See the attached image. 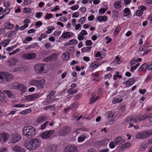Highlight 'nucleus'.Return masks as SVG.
Returning a JSON list of instances; mask_svg holds the SVG:
<instances>
[{
	"label": "nucleus",
	"instance_id": "48",
	"mask_svg": "<svg viewBox=\"0 0 152 152\" xmlns=\"http://www.w3.org/2000/svg\"><path fill=\"white\" fill-rule=\"evenodd\" d=\"M42 15L43 13L42 12H37L36 14L35 17L37 18H39L42 17Z\"/></svg>",
	"mask_w": 152,
	"mask_h": 152
},
{
	"label": "nucleus",
	"instance_id": "24",
	"mask_svg": "<svg viewBox=\"0 0 152 152\" xmlns=\"http://www.w3.org/2000/svg\"><path fill=\"white\" fill-rule=\"evenodd\" d=\"M52 98L51 97V96H50L48 95L47 96V97L46 99L47 102V103L50 104L51 102L55 100H58V98H55L53 99H52Z\"/></svg>",
	"mask_w": 152,
	"mask_h": 152
},
{
	"label": "nucleus",
	"instance_id": "45",
	"mask_svg": "<svg viewBox=\"0 0 152 152\" xmlns=\"http://www.w3.org/2000/svg\"><path fill=\"white\" fill-rule=\"evenodd\" d=\"M114 141L110 142L109 144V148L111 149H113L115 148V145L114 144Z\"/></svg>",
	"mask_w": 152,
	"mask_h": 152
},
{
	"label": "nucleus",
	"instance_id": "3",
	"mask_svg": "<svg viewBox=\"0 0 152 152\" xmlns=\"http://www.w3.org/2000/svg\"><path fill=\"white\" fill-rule=\"evenodd\" d=\"M22 133L24 136H26L28 138H31L35 135L36 131L34 127L27 126L23 128Z\"/></svg>",
	"mask_w": 152,
	"mask_h": 152
},
{
	"label": "nucleus",
	"instance_id": "46",
	"mask_svg": "<svg viewBox=\"0 0 152 152\" xmlns=\"http://www.w3.org/2000/svg\"><path fill=\"white\" fill-rule=\"evenodd\" d=\"M16 33V32L15 31H10V33L8 35V37H11L15 35Z\"/></svg>",
	"mask_w": 152,
	"mask_h": 152
},
{
	"label": "nucleus",
	"instance_id": "21",
	"mask_svg": "<svg viewBox=\"0 0 152 152\" xmlns=\"http://www.w3.org/2000/svg\"><path fill=\"white\" fill-rule=\"evenodd\" d=\"M47 119L46 116H41L38 118L37 122L39 123H42Z\"/></svg>",
	"mask_w": 152,
	"mask_h": 152
},
{
	"label": "nucleus",
	"instance_id": "22",
	"mask_svg": "<svg viewBox=\"0 0 152 152\" xmlns=\"http://www.w3.org/2000/svg\"><path fill=\"white\" fill-rule=\"evenodd\" d=\"M4 26L7 29H11L14 28V25L9 22H7L4 24Z\"/></svg>",
	"mask_w": 152,
	"mask_h": 152
},
{
	"label": "nucleus",
	"instance_id": "63",
	"mask_svg": "<svg viewBox=\"0 0 152 152\" xmlns=\"http://www.w3.org/2000/svg\"><path fill=\"white\" fill-rule=\"evenodd\" d=\"M86 20V18L85 17H82L80 20V21L82 24H83Z\"/></svg>",
	"mask_w": 152,
	"mask_h": 152
},
{
	"label": "nucleus",
	"instance_id": "10",
	"mask_svg": "<svg viewBox=\"0 0 152 152\" xmlns=\"http://www.w3.org/2000/svg\"><path fill=\"white\" fill-rule=\"evenodd\" d=\"M40 96L41 95L39 93H37L27 96L26 97V99L27 100L31 101L35 99L39 98Z\"/></svg>",
	"mask_w": 152,
	"mask_h": 152
},
{
	"label": "nucleus",
	"instance_id": "51",
	"mask_svg": "<svg viewBox=\"0 0 152 152\" xmlns=\"http://www.w3.org/2000/svg\"><path fill=\"white\" fill-rule=\"evenodd\" d=\"M21 69L22 67H20V66L13 69V71L14 72H20L21 71Z\"/></svg>",
	"mask_w": 152,
	"mask_h": 152
},
{
	"label": "nucleus",
	"instance_id": "23",
	"mask_svg": "<svg viewBox=\"0 0 152 152\" xmlns=\"http://www.w3.org/2000/svg\"><path fill=\"white\" fill-rule=\"evenodd\" d=\"M148 65L147 63H144L140 67L139 69V71H141L143 70L145 71L148 68Z\"/></svg>",
	"mask_w": 152,
	"mask_h": 152
},
{
	"label": "nucleus",
	"instance_id": "42",
	"mask_svg": "<svg viewBox=\"0 0 152 152\" xmlns=\"http://www.w3.org/2000/svg\"><path fill=\"white\" fill-rule=\"evenodd\" d=\"M10 41L9 39H7L1 43L2 45L4 46L5 47L9 43Z\"/></svg>",
	"mask_w": 152,
	"mask_h": 152
},
{
	"label": "nucleus",
	"instance_id": "41",
	"mask_svg": "<svg viewBox=\"0 0 152 152\" xmlns=\"http://www.w3.org/2000/svg\"><path fill=\"white\" fill-rule=\"evenodd\" d=\"M31 12V10L30 8H25L24 9L23 11V12L24 13L28 14V13H30Z\"/></svg>",
	"mask_w": 152,
	"mask_h": 152
},
{
	"label": "nucleus",
	"instance_id": "8",
	"mask_svg": "<svg viewBox=\"0 0 152 152\" xmlns=\"http://www.w3.org/2000/svg\"><path fill=\"white\" fill-rule=\"evenodd\" d=\"M77 151V147L73 145H69L66 146L64 150V152H76Z\"/></svg>",
	"mask_w": 152,
	"mask_h": 152
},
{
	"label": "nucleus",
	"instance_id": "17",
	"mask_svg": "<svg viewBox=\"0 0 152 152\" xmlns=\"http://www.w3.org/2000/svg\"><path fill=\"white\" fill-rule=\"evenodd\" d=\"M12 150L14 151L17 152H25V150L23 148L20 147L18 145H16L12 148Z\"/></svg>",
	"mask_w": 152,
	"mask_h": 152
},
{
	"label": "nucleus",
	"instance_id": "53",
	"mask_svg": "<svg viewBox=\"0 0 152 152\" xmlns=\"http://www.w3.org/2000/svg\"><path fill=\"white\" fill-rule=\"evenodd\" d=\"M85 43L86 46H91L92 45V43L91 40H86Z\"/></svg>",
	"mask_w": 152,
	"mask_h": 152
},
{
	"label": "nucleus",
	"instance_id": "64",
	"mask_svg": "<svg viewBox=\"0 0 152 152\" xmlns=\"http://www.w3.org/2000/svg\"><path fill=\"white\" fill-rule=\"evenodd\" d=\"M28 26V25L27 24H25L23 26H21L20 28V29L21 30H23L25 29L26 28H27Z\"/></svg>",
	"mask_w": 152,
	"mask_h": 152
},
{
	"label": "nucleus",
	"instance_id": "36",
	"mask_svg": "<svg viewBox=\"0 0 152 152\" xmlns=\"http://www.w3.org/2000/svg\"><path fill=\"white\" fill-rule=\"evenodd\" d=\"M78 91L77 90H75L74 91H72V88L69 89L67 91V93L70 94L71 95L77 92Z\"/></svg>",
	"mask_w": 152,
	"mask_h": 152
},
{
	"label": "nucleus",
	"instance_id": "52",
	"mask_svg": "<svg viewBox=\"0 0 152 152\" xmlns=\"http://www.w3.org/2000/svg\"><path fill=\"white\" fill-rule=\"evenodd\" d=\"M106 11V10L105 9L101 8L99 10V14L100 15H102V14H104Z\"/></svg>",
	"mask_w": 152,
	"mask_h": 152
},
{
	"label": "nucleus",
	"instance_id": "56",
	"mask_svg": "<svg viewBox=\"0 0 152 152\" xmlns=\"http://www.w3.org/2000/svg\"><path fill=\"white\" fill-rule=\"evenodd\" d=\"M48 122L47 121L44 124H42L41 126V128L42 129H45L46 127L47 126V124L48 123Z\"/></svg>",
	"mask_w": 152,
	"mask_h": 152
},
{
	"label": "nucleus",
	"instance_id": "14",
	"mask_svg": "<svg viewBox=\"0 0 152 152\" xmlns=\"http://www.w3.org/2000/svg\"><path fill=\"white\" fill-rule=\"evenodd\" d=\"M36 55L34 53H26L23 55V58L26 59H33L36 57Z\"/></svg>",
	"mask_w": 152,
	"mask_h": 152
},
{
	"label": "nucleus",
	"instance_id": "49",
	"mask_svg": "<svg viewBox=\"0 0 152 152\" xmlns=\"http://www.w3.org/2000/svg\"><path fill=\"white\" fill-rule=\"evenodd\" d=\"M71 45L76 44L77 43V41L75 39H71L69 41Z\"/></svg>",
	"mask_w": 152,
	"mask_h": 152
},
{
	"label": "nucleus",
	"instance_id": "35",
	"mask_svg": "<svg viewBox=\"0 0 152 152\" xmlns=\"http://www.w3.org/2000/svg\"><path fill=\"white\" fill-rule=\"evenodd\" d=\"M119 98H115L112 100V103L113 104H115L117 102H120L123 100V99H121L120 100H118Z\"/></svg>",
	"mask_w": 152,
	"mask_h": 152
},
{
	"label": "nucleus",
	"instance_id": "5",
	"mask_svg": "<svg viewBox=\"0 0 152 152\" xmlns=\"http://www.w3.org/2000/svg\"><path fill=\"white\" fill-rule=\"evenodd\" d=\"M13 77L10 73L5 72H0V81L8 82L11 80Z\"/></svg>",
	"mask_w": 152,
	"mask_h": 152
},
{
	"label": "nucleus",
	"instance_id": "34",
	"mask_svg": "<svg viewBox=\"0 0 152 152\" xmlns=\"http://www.w3.org/2000/svg\"><path fill=\"white\" fill-rule=\"evenodd\" d=\"M70 54L68 53H63L62 55V56L63 58L65 60H67L70 57Z\"/></svg>",
	"mask_w": 152,
	"mask_h": 152
},
{
	"label": "nucleus",
	"instance_id": "43",
	"mask_svg": "<svg viewBox=\"0 0 152 152\" xmlns=\"http://www.w3.org/2000/svg\"><path fill=\"white\" fill-rule=\"evenodd\" d=\"M124 13H126L127 14V15H124V16H127L130 14V11L129 8H126L124 10Z\"/></svg>",
	"mask_w": 152,
	"mask_h": 152
},
{
	"label": "nucleus",
	"instance_id": "20",
	"mask_svg": "<svg viewBox=\"0 0 152 152\" xmlns=\"http://www.w3.org/2000/svg\"><path fill=\"white\" fill-rule=\"evenodd\" d=\"M100 63H99L95 62L91 64L90 67L92 70H93L94 69L97 68L99 65Z\"/></svg>",
	"mask_w": 152,
	"mask_h": 152
},
{
	"label": "nucleus",
	"instance_id": "33",
	"mask_svg": "<svg viewBox=\"0 0 152 152\" xmlns=\"http://www.w3.org/2000/svg\"><path fill=\"white\" fill-rule=\"evenodd\" d=\"M107 115V117H108V119L110 121H112L113 122L115 121V120H114V118H115L116 116V115Z\"/></svg>",
	"mask_w": 152,
	"mask_h": 152
},
{
	"label": "nucleus",
	"instance_id": "9",
	"mask_svg": "<svg viewBox=\"0 0 152 152\" xmlns=\"http://www.w3.org/2000/svg\"><path fill=\"white\" fill-rule=\"evenodd\" d=\"M70 131V128L66 126L63 127L59 131V134L61 136L66 135Z\"/></svg>",
	"mask_w": 152,
	"mask_h": 152
},
{
	"label": "nucleus",
	"instance_id": "12",
	"mask_svg": "<svg viewBox=\"0 0 152 152\" xmlns=\"http://www.w3.org/2000/svg\"><path fill=\"white\" fill-rule=\"evenodd\" d=\"M21 138V136L18 134L15 133L12 135L11 141L13 143H16L20 140Z\"/></svg>",
	"mask_w": 152,
	"mask_h": 152
},
{
	"label": "nucleus",
	"instance_id": "29",
	"mask_svg": "<svg viewBox=\"0 0 152 152\" xmlns=\"http://www.w3.org/2000/svg\"><path fill=\"white\" fill-rule=\"evenodd\" d=\"M91 47H87L83 48L81 50L82 53L89 52L91 51Z\"/></svg>",
	"mask_w": 152,
	"mask_h": 152
},
{
	"label": "nucleus",
	"instance_id": "7",
	"mask_svg": "<svg viewBox=\"0 0 152 152\" xmlns=\"http://www.w3.org/2000/svg\"><path fill=\"white\" fill-rule=\"evenodd\" d=\"M44 65V64H39L35 65L34 68L35 72L38 74L46 73V72L45 69Z\"/></svg>",
	"mask_w": 152,
	"mask_h": 152
},
{
	"label": "nucleus",
	"instance_id": "59",
	"mask_svg": "<svg viewBox=\"0 0 152 152\" xmlns=\"http://www.w3.org/2000/svg\"><path fill=\"white\" fill-rule=\"evenodd\" d=\"M143 13L142 11L139 10L137 11L136 12V15L137 16H141Z\"/></svg>",
	"mask_w": 152,
	"mask_h": 152
},
{
	"label": "nucleus",
	"instance_id": "31",
	"mask_svg": "<svg viewBox=\"0 0 152 152\" xmlns=\"http://www.w3.org/2000/svg\"><path fill=\"white\" fill-rule=\"evenodd\" d=\"M57 147L54 145L50 147L48 152H55L57 150Z\"/></svg>",
	"mask_w": 152,
	"mask_h": 152
},
{
	"label": "nucleus",
	"instance_id": "30",
	"mask_svg": "<svg viewBox=\"0 0 152 152\" xmlns=\"http://www.w3.org/2000/svg\"><path fill=\"white\" fill-rule=\"evenodd\" d=\"M121 140L122 138L121 137H118L115 139L113 141L115 145H117L119 143Z\"/></svg>",
	"mask_w": 152,
	"mask_h": 152
},
{
	"label": "nucleus",
	"instance_id": "16",
	"mask_svg": "<svg viewBox=\"0 0 152 152\" xmlns=\"http://www.w3.org/2000/svg\"><path fill=\"white\" fill-rule=\"evenodd\" d=\"M131 145L132 144L129 142L123 144L121 145L120 150L121 151H124L125 149L129 148Z\"/></svg>",
	"mask_w": 152,
	"mask_h": 152
},
{
	"label": "nucleus",
	"instance_id": "13",
	"mask_svg": "<svg viewBox=\"0 0 152 152\" xmlns=\"http://www.w3.org/2000/svg\"><path fill=\"white\" fill-rule=\"evenodd\" d=\"M14 88L21 91V92L23 93H25L26 90V86L20 84H18L17 86H15L14 87Z\"/></svg>",
	"mask_w": 152,
	"mask_h": 152
},
{
	"label": "nucleus",
	"instance_id": "26",
	"mask_svg": "<svg viewBox=\"0 0 152 152\" xmlns=\"http://www.w3.org/2000/svg\"><path fill=\"white\" fill-rule=\"evenodd\" d=\"M121 1H115L114 4V8L116 9H118L121 7Z\"/></svg>",
	"mask_w": 152,
	"mask_h": 152
},
{
	"label": "nucleus",
	"instance_id": "50",
	"mask_svg": "<svg viewBox=\"0 0 152 152\" xmlns=\"http://www.w3.org/2000/svg\"><path fill=\"white\" fill-rule=\"evenodd\" d=\"M79 7V5L77 4H76L71 7L70 9L72 10H74L77 9Z\"/></svg>",
	"mask_w": 152,
	"mask_h": 152
},
{
	"label": "nucleus",
	"instance_id": "15",
	"mask_svg": "<svg viewBox=\"0 0 152 152\" xmlns=\"http://www.w3.org/2000/svg\"><path fill=\"white\" fill-rule=\"evenodd\" d=\"M8 134L5 132H2L0 134V140H2V142L3 141L6 142L8 139Z\"/></svg>",
	"mask_w": 152,
	"mask_h": 152
},
{
	"label": "nucleus",
	"instance_id": "2",
	"mask_svg": "<svg viewBox=\"0 0 152 152\" xmlns=\"http://www.w3.org/2000/svg\"><path fill=\"white\" fill-rule=\"evenodd\" d=\"M41 141L36 138L30 139L25 144L26 147L29 150H33L38 148L40 146Z\"/></svg>",
	"mask_w": 152,
	"mask_h": 152
},
{
	"label": "nucleus",
	"instance_id": "11",
	"mask_svg": "<svg viewBox=\"0 0 152 152\" xmlns=\"http://www.w3.org/2000/svg\"><path fill=\"white\" fill-rule=\"evenodd\" d=\"M53 132V131L51 130L46 131L42 133L40 135L41 137L43 139H46L49 137Z\"/></svg>",
	"mask_w": 152,
	"mask_h": 152
},
{
	"label": "nucleus",
	"instance_id": "57",
	"mask_svg": "<svg viewBox=\"0 0 152 152\" xmlns=\"http://www.w3.org/2000/svg\"><path fill=\"white\" fill-rule=\"evenodd\" d=\"M79 15V13L78 12H74L72 14V17L78 18Z\"/></svg>",
	"mask_w": 152,
	"mask_h": 152
},
{
	"label": "nucleus",
	"instance_id": "6",
	"mask_svg": "<svg viewBox=\"0 0 152 152\" xmlns=\"http://www.w3.org/2000/svg\"><path fill=\"white\" fill-rule=\"evenodd\" d=\"M45 83V80L44 79L40 80L34 79L31 81L30 85L31 86H35L39 89H42Z\"/></svg>",
	"mask_w": 152,
	"mask_h": 152
},
{
	"label": "nucleus",
	"instance_id": "55",
	"mask_svg": "<svg viewBox=\"0 0 152 152\" xmlns=\"http://www.w3.org/2000/svg\"><path fill=\"white\" fill-rule=\"evenodd\" d=\"M85 37L81 35L80 34H79L78 35V39L79 41H81L84 39L85 38Z\"/></svg>",
	"mask_w": 152,
	"mask_h": 152
},
{
	"label": "nucleus",
	"instance_id": "54",
	"mask_svg": "<svg viewBox=\"0 0 152 152\" xmlns=\"http://www.w3.org/2000/svg\"><path fill=\"white\" fill-rule=\"evenodd\" d=\"M78 105V102H75L72 104V105L70 107V108L73 109L75 108H76L77 106Z\"/></svg>",
	"mask_w": 152,
	"mask_h": 152
},
{
	"label": "nucleus",
	"instance_id": "18",
	"mask_svg": "<svg viewBox=\"0 0 152 152\" xmlns=\"http://www.w3.org/2000/svg\"><path fill=\"white\" fill-rule=\"evenodd\" d=\"M74 34L70 32H66L64 33L61 36V37H64V38L70 37L73 36Z\"/></svg>",
	"mask_w": 152,
	"mask_h": 152
},
{
	"label": "nucleus",
	"instance_id": "58",
	"mask_svg": "<svg viewBox=\"0 0 152 152\" xmlns=\"http://www.w3.org/2000/svg\"><path fill=\"white\" fill-rule=\"evenodd\" d=\"M31 2V0H25L24 1L23 4L25 5L29 4Z\"/></svg>",
	"mask_w": 152,
	"mask_h": 152
},
{
	"label": "nucleus",
	"instance_id": "25",
	"mask_svg": "<svg viewBox=\"0 0 152 152\" xmlns=\"http://www.w3.org/2000/svg\"><path fill=\"white\" fill-rule=\"evenodd\" d=\"M134 79L132 78V79H129L126 82V85L127 87H130L134 83Z\"/></svg>",
	"mask_w": 152,
	"mask_h": 152
},
{
	"label": "nucleus",
	"instance_id": "61",
	"mask_svg": "<svg viewBox=\"0 0 152 152\" xmlns=\"http://www.w3.org/2000/svg\"><path fill=\"white\" fill-rule=\"evenodd\" d=\"M16 47V46L13 45L11 47H8V48H7L6 50L7 51H11L12 50H13V49L14 48H15Z\"/></svg>",
	"mask_w": 152,
	"mask_h": 152
},
{
	"label": "nucleus",
	"instance_id": "1",
	"mask_svg": "<svg viewBox=\"0 0 152 152\" xmlns=\"http://www.w3.org/2000/svg\"><path fill=\"white\" fill-rule=\"evenodd\" d=\"M136 116L133 118L132 117H127L126 118L125 123L128 124H129V128L134 126V129H137L139 126L138 125H134L133 124L137 122V121H140L145 119L148 118V117L146 115H135Z\"/></svg>",
	"mask_w": 152,
	"mask_h": 152
},
{
	"label": "nucleus",
	"instance_id": "28",
	"mask_svg": "<svg viewBox=\"0 0 152 152\" xmlns=\"http://www.w3.org/2000/svg\"><path fill=\"white\" fill-rule=\"evenodd\" d=\"M86 138V136L84 134H82L79 137L77 138V141L79 142H83Z\"/></svg>",
	"mask_w": 152,
	"mask_h": 152
},
{
	"label": "nucleus",
	"instance_id": "40",
	"mask_svg": "<svg viewBox=\"0 0 152 152\" xmlns=\"http://www.w3.org/2000/svg\"><path fill=\"white\" fill-rule=\"evenodd\" d=\"M50 56L51 61L56 60L57 59V54L56 53L52 54Z\"/></svg>",
	"mask_w": 152,
	"mask_h": 152
},
{
	"label": "nucleus",
	"instance_id": "27",
	"mask_svg": "<svg viewBox=\"0 0 152 152\" xmlns=\"http://www.w3.org/2000/svg\"><path fill=\"white\" fill-rule=\"evenodd\" d=\"M97 20L100 22L102 21H106L107 20V17L106 16H99L97 17Z\"/></svg>",
	"mask_w": 152,
	"mask_h": 152
},
{
	"label": "nucleus",
	"instance_id": "32",
	"mask_svg": "<svg viewBox=\"0 0 152 152\" xmlns=\"http://www.w3.org/2000/svg\"><path fill=\"white\" fill-rule=\"evenodd\" d=\"M12 60L10 61V63L9 64V65L10 66H12L15 65L17 63H18V60L17 59H12Z\"/></svg>",
	"mask_w": 152,
	"mask_h": 152
},
{
	"label": "nucleus",
	"instance_id": "39",
	"mask_svg": "<svg viewBox=\"0 0 152 152\" xmlns=\"http://www.w3.org/2000/svg\"><path fill=\"white\" fill-rule=\"evenodd\" d=\"M5 94L0 91V101H3L5 99Z\"/></svg>",
	"mask_w": 152,
	"mask_h": 152
},
{
	"label": "nucleus",
	"instance_id": "37",
	"mask_svg": "<svg viewBox=\"0 0 152 152\" xmlns=\"http://www.w3.org/2000/svg\"><path fill=\"white\" fill-rule=\"evenodd\" d=\"M32 37H26L23 41V44L28 43L27 42L30 41L32 40Z\"/></svg>",
	"mask_w": 152,
	"mask_h": 152
},
{
	"label": "nucleus",
	"instance_id": "4",
	"mask_svg": "<svg viewBox=\"0 0 152 152\" xmlns=\"http://www.w3.org/2000/svg\"><path fill=\"white\" fill-rule=\"evenodd\" d=\"M152 135V130H150L137 133L136 137L138 139H144L149 137Z\"/></svg>",
	"mask_w": 152,
	"mask_h": 152
},
{
	"label": "nucleus",
	"instance_id": "19",
	"mask_svg": "<svg viewBox=\"0 0 152 152\" xmlns=\"http://www.w3.org/2000/svg\"><path fill=\"white\" fill-rule=\"evenodd\" d=\"M7 95L8 96L11 98H14L15 96V94L9 90H5L4 91Z\"/></svg>",
	"mask_w": 152,
	"mask_h": 152
},
{
	"label": "nucleus",
	"instance_id": "44",
	"mask_svg": "<svg viewBox=\"0 0 152 152\" xmlns=\"http://www.w3.org/2000/svg\"><path fill=\"white\" fill-rule=\"evenodd\" d=\"M120 28L119 27H117L113 33V35L116 36L118 34L119 32L120 31Z\"/></svg>",
	"mask_w": 152,
	"mask_h": 152
},
{
	"label": "nucleus",
	"instance_id": "47",
	"mask_svg": "<svg viewBox=\"0 0 152 152\" xmlns=\"http://www.w3.org/2000/svg\"><path fill=\"white\" fill-rule=\"evenodd\" d=\"M31 112V110L30 109H26L22 111V114H27Z\"/></svg>",
	"mask_w": 152,
	"mask_h": 152
},
{
	"label": "nucleus",
	"instance_id": "62",
	"mask_svg": "<svg viewBox=\"0 0 152 152\" xmlns=\"http://www.w3.org/2000/svg\"><path fill=\"white\" fill-rule=\"evenodd\" d=\"M53 16V15L51 14H47L46 15L45 18L47 19H49L51 18Z\"/></svg>",
	"mask_w": 152,
	"mask_h": 152
},
{
	"label": "nucleus",
	"instance_id": "60",
	"mask_svg": "<svg viewBox=\"0 0 152 152\" xmlns=\"http://www.w3.org/2000/svg\"><path fill=\"white\" fill-rule=\"evenodd\" d=\"M114 16L118 17V11L116 10H113V11Z\"/></svg>",
	"mask_w": 152,
	"mask_h": 152
},
{
	"label": "nucleus",
	"instance_id": "38",
	"mask_svg": "<svg viewBox=\"0 0 152 152\" xmlns=\"http://www.w3.org/2000/svg\"><path fill=\"white\" fill-rule=\"evenodd\" d=\"M140 65V63H137L136 65L132 66L131 68L130 71L132 72H134V70H135Z\"/></svg>",
	"mask_w": 152,
	"mask_h": 152
}]
</instances>
